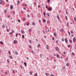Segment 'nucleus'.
I'll list each match as a JSON object with an SVG mask.
<instances>
[{"label":"nucleus","mask_w":76,"mask_h":76,"mask_svg":"<svg viewBox=\"0 0 76 76\" xmlns=\"http://www.w3.org/2000/svg\"><path fill=\"white\" fill-rule=\"evenodd\" d=\"M12 73H13L14 74L15 73V72L14 70H13Z\"/></svg>","instance_id":"obj_41"},{"label":"nucleus","mask_w":76,"mask_h":76,"mask_svg":"<svg viewBox=\"0 0 76 76\" xmlns=\"http://www.w3.org/2000/svg\"><path fill=\"white\" fill-rule=\"evenodd\" d=\"M65 17H66V20H67V17L66 16H65Z\"/></svg>","instance_id":"obj_59"},{"label":"nucleus","mask_w":76,"mask_h":76,"mask_svg":"<svg viewBox=\"0 0 76 76\" xmlns=\"http://www.w3.org/2000/svg\"><path fill=\"white\" fill-rule=\"evenodd\" d=\"M25 19H26L25 18V17L24 18H23V21H25Z\"/></svg>","instance_id":"obj_33"},{"label":"nucleus","mask_w":76,"mask_h":76,"mask_svg":"<svg viewBox=\"0 0 76 76\" xmlns=\"http://www.w3.org/2000/svg\"><path fill=\"white\" fill-rule=\"evenodd\" d=\"M29 24H30V23H26V25H27V26H29Z\"/></svg>","instance_id":"obj_10"},{"label":"nucleus","mask_w":76,"mask_h":76,"mask_svg":"<svg viewBox=\"0 0 76 76\" xmlns=\"http://www.w3.org/2000/svg\"><path fill=\"white\" fill-rule=\"evenodd\" d=\"M13 43L14 44H17L18 43V41L16 40H15L13 42Z\"/></svg>","instance_id":"obj_2"},{"label":"nucleus","mask_w":76,"mask_h":76,"mask_svg":"<svg viewBox=\"0 0 76 76\" xmlns=\"http://www.w3.org/2000/svg\"><path fill=\"white\" fill-rule=\"evenodd\" d=\"M62 41H64V38L62 39Z\"/></svg>","instance_id":"obj_36"},{"label":"nucleus","mask_w":76,"mask_h":76,"mask_svg":"<svg viewBox=\"0 0 76 76\" xmlns=\"http://www.w3.org/2000/svg\"><path fill=\"white\" fill-rule=\"evenodd\" d=\"M67 26H69V23H67Z\"/></svg>","instance_id":"obj_61"},{"label":"nucleus","mask_w":76,"mask_h":76,"mask_svg":"<svg viewBox=\"0 0 76 76\" xmlns=\"http://www.w3.org/2000/svg\"><path fill=\"white\" fill-rule=\"evenodd\" d=\"M4 13H7V10H5L4 11Z\"/></svg>","instance_id":"obj_28"},{"label":"nucleus","mask_w":76,"mask_h":76,"mask_svg":"<svg viewBox=\"0 0 76 76\" xmlns=\"http://www.w3.org/2000/svg\"><path fill=\"white\" fill-rule=\"evenodd\" d=\"M8 18H10V15H9L8 16Z\"/></svg>","instance_id":"obj_55"},{"label":"nucleus","mask_w":76,"mask_h":76,"mask_svg":"<svg viewBox=\"0 0 76 76\" xmlns=\"http://www.w3.org/2000/svg\"><path fill=\"white\" fill-rule=\"evenodd\" d=\"M7 32H9V30H8V29H7Z\"/></svg>","instance_id":"obj_56"},{"label":"nucleus","mask_w":76,"mask_h":76,"mask_svg":"<svg viewBox=\"0 0 76 76\" xmlns=\"http://www.w3.org/2000/svg\"><path fill=\"white\" fill-rule=\"evenodd\" d=\"M50 20H48L47 22V23H50Z\"/></svg>","instance_id":"obj_27"},{"label":"nucleus","mask_w":76,"mask_h":76,"mask_svg":"<svg viewBox=\"0 0 76 76\" xmlns=\"http://www.w3.org/2000/svg\"><path fill=\"white\" fill-rule=\"evenodd\" d=\"M48 11H51L52 10V7H48Z\"/></svg>","instance_id":"obj_1"},{"label":"nucleus","mask_w":76,"mask_h":76,"mask_svg":"<svg viewBox=\"0 0 76 76\" xmlns=\"http://www.w3.org/2000/svg\"><path fill=\"white\" fill-rule=\"evenodd\" d=\"M7 63H10V61H9V59H7Z\"/></svg>","instance_id":"obj_23"},{"label":"nucleus","mask_w":76,"mask_h":76,"mask_svg":"<svg viewBox=\"0 0 76 76\" xmlns=\"http://www.w3.org/2000/svg\"><path fill=\"white\" fill-rule=\"evenodd\" d=\"M66 65L67 66H69V63H68L67 64H66Z\"/></svg>","instance_id":"obj_24"},{"label":"nucleus","mask_w":76,"mask_h":76,"mask_svg":"<svg viewBox=\"0 0 76 76\" xmlns=\"http://www.w3.org/2000/svg\"><path fill=\"white\" fill-rule=\"evenodd\" d=\"M23 9L24 10H26V8H24Z\"/></svg>","instance_id":"obj_63"},{"label":"nucleus","mask_w":76,"mask_h":76,"mask_svg":"<svg viewBox=\"0 0 76 76\" xmlns=\"http://www.w3.org/2000/svg\"><path fill=\"white\" fill-rule=\"evenodd\" d=\"M75 41H76V38L74 37V38H73V41L74 42H75Z\"/></svg>","instance_id":"obj_4"},{"label":"nucleus","mask_w":76,"mask_h":76,"mask_svg":"<svg viewBox=\"0 0 76 76\" xmlns=\"http://www.w3.org/2000/svg\"><path fill=\"white\" fill-rule=\"evenodd\" d=\"M29 41L30 42V44H32V42H31V40L29 39Z\"/></svg>","instance_id":"obj_26"},{"label":"nucleus","mask_w":76,"mask_h":76,"mask_svg":"<svg viewBox=\"0 0 76 76\" xmlns=\"http://www.w3.org/2000/svg\"><path fill=\"white\" fill-rule=\"evenodd\" d=\"M70 45H68V47H69V48H70Z\"/></svg>","instance_id":"obj_57"},{"label":"nucleus","mask_w":76,"mask_h":76,"mask_svg":"<svg viewBox=\"0 0 76 76\" xmlns=\"http://www.w3.org/2000/svg\"><path fill=\"white\" fill-rule=\"evenodd\" d=\"M0 44H2V45L3 44V42H2V41H1V42H0Z\"/></svg>","instance_id":"obj_22"},{"label":"nucleus","mask_w":76,"mask_h":76,"mask_svg":"<svg viewBox=\"0 0 76 76\" xmlns=\"http://www.w3.org/2000/svg\"><path fill=\"white\" fill-rule=\"evenodd\" d=\"M2 0H0V4H2Z\"/></svg>","instance_id":"obj_17"},{"label":"nucleus","mask_w":76,"mask_h":76,"mask_svg":"<svg viewBox=\"0 0 76 76\" xmlns=\"http://www.w3.org/2000/svg\"><path fill=\"white\" fill-rule=\"evenodd\" d=\"M8 53H9V54H10L11 53H10V51H9L8 52Z\"/></svg>","instance_id":"obj_53"},{"label":"nucleus","mask_w":76,"mask_h":76,"mask_svg":"<svg viewBox=\"0 0 76 76\" xmlns=\"http://www.w3.org/2000/svg\"><path fill=\"white\" fill-rule=\"evenodd\" d=\"M16 37H18V33H17L15 35Z\"/></svg>","instance_id":"obj_49"},{"label":"nucleus","mask_w":76,"mask_h":76,"mask_svg":"<svg viewBox=\"0 0 76 76\" xmlns=\"http://www.w3.org/2000/svg\"><path fill=\"white\" fill-rule=\"evenodd\" d=\"M34 76H38V73H36L34 75Z\"/></svg>","instance_id":"obj_8"},{"label":"nucleus","mask_w":76,"mask_h":76,"mask_svg":"<svg viewBox=\"0 0 76 76\" xmlns=\"http://www.w3.org/2000/svg\"><path fill=\"white\" fill-rule=\"evenodd\" d=\"M30 75H32V72H30Z\"/></svg>","instance_id":"obj_19"},{"label":"nucleus","mask_w":76,"mask_h":76,"mask_svg":"<svg viewBox=\"0 0 76 76\" xmlns=\"http://www.w3.org/2000/svg\"><path fill=\"white\" fill-rule=\"evenodd\" d=\"M40 47V44H38V47L39 48Z\"/></svg>","instance_id":"obj_32"},{"label":"nucleus","mask_w":76,"mask_h":76,"mask_svg":"<svg viewBox=\"0 0 76 76\" xmlns=\"http://www.w3.org/2000/svg\"><path fill=\"white\" fill-rule=\"evenodd\" d=\"M18 22H20V20H18Z\"/></svg>","instance_id":"obj_48"},{"label":"nucleus","mask_w":76,"mask_h":76,"mask_svg":"<svg viewBox=\"0 0 76 76\" xmlns=\"http://www.w3.org/2000/svg\"><path fill=\"white\" fill-rule=\"evenodd\" d=\"M50 76H54V75L53 74H51Z\"/></svg>","instance_id":"obj_54"},{"label":"nucleus","mask_w":76,"mask_h":76,"mask_svg":"<svg viewBox=\"0 0 76 76\" xmlns=\"http://www.w3.org/2000/svg\"><path fill=\"white\" fill-rule=\"evenodd\" d=\"M43 13H44V16H45L46 14H45V12H43Z\"/></svg>","instance_id":"obj_42"},{"label":"nucleus","mask_w":76,"mask_h":76,"mask_svg":"<svg viewBox=\"0 0 76 76\" xmlns=\"http://www.w3.org/2000/svg\"><path fill=\"white\" fill-rule=\"evenodd\" d=\"M50 0H48L47 1V2L48 3H50Z\"/></svg>","instance_id":"obj_35"},{"label":"nucleus","mask_w":76,"mask_h":76,"mask_svg":"<svg viewBox=\"0 0 76 76\" xmlns=\"http://www.w3.org/2000/svg\"><path fill=\"white\" fill-rule=\"evenodd\" d=\"M45 7H46V9H47V8H48V6L47 5H46Z\"/></svg>","instance_id":"obj_43"},{"label":"nucleus","mask_w":76,"mask_h":76,"mask_svg":"<svg viewBox=\"0 0 76 76\" xmlns=\"http://www.w3.org/2000/svg\"><path fill=\"white\" fill-rule=\"evenodd\" d=\"M65 41L66 42H67V38H65Z\"/></svg>","instance_id":"obj_15"},{"label":"nucleus","mask_w":76,"mask_h":76,"mask_svg":"<svg viewBox=\"0 0 76 76\" xmlns=\"http://www.w3.org/2000/svg\"><path fill=\"white\" fill-rule=\"evenodd\" d=\"M25 6H26V7L28 6V5L26 4H25Z\"/></svg>","instance_id":"obj_45"},{"label":"nucleus","mask_w":76,"mask_h":76,"mask_svg":"<svg viewBox=\"0 0 76 76\" xmlns=\"http://www.w3.org/2000/svg\"><path fill=\"white\" fill-rule=\"evenodd\" d=\"M24 64L25 66L26 67V66H27V64H26V63L24 62Z\"/></svg>","instance_id":"obj_6"},{"label":"nucleus","mask_w":76,"mask_h":76,"mask_svg":"<svg viewBox=\"0 0 76 76\" xmlns=\"http://www.w3.org/2000/svg\"><path fill=\"white\" fill-rule=\"evenodd\" d=\"M48 16H49V17L50 16V15H49V14H48Z\"/></svg>","instance_id":"obj_58"},{"label":"nucleus","mask_w":76,"mask_h":76,"mask_svg":"<svg viewBox=\"0 0 76 76\" xmlns=\"http://www.w3.org/2000/svg\"><path fill=\"white\" fill-rule=\"evenodd\" d=\"M28 47H29V48H31V45H29Z\"/></svg>","instance_id":"obj_52"},{"label":"nucleus","mask_w":76,"mask_h":76,"mask_svg":"<svg viewBox=\"0 0 76 76\" xmlns=\"http://www.w3.org/2000/svg\"><path fill=\"white\" fill-rule=\"evenodd\" d=\"M46 48H47V49L48 50H49V49H48V45H46Z\"/></svg>","instance_id":"obj_11"},{"label":"nucleus","mask_w":76,"mask_h":76,"mask_svg":"<svg viewBox=\"0 0 76 76\" xmlns=\"http://www.w3.org/2000/svg\"><path fill=\"white\" fill-rule=\"evenodd\" d=\"M74 20L75 21H76V17H74Z\"/></svg>","instance_id":"obj_31"},{"label":"nucleus","mask_w":76,"mask_h":76,"mask_svg":"<svg viewBox=\"0 0 76 76\" xmlns=\"http://www.w3.org/2000/svg\"><path fill=\"white\" fill-rule=\"evenodd\" d=\"M56 50H57V47H56Z\"/></svg>","instance_id":"obj_62"},{"label":"nucleus","mask_w":76,"mask_h":76,"mask_svg":"<svg viewBox=\"0 0 76 76\" xmlns=\"http://www.w3.org/2000/svg\"><path fill=\"white\" fill-rule=\"evenodd\" d=\"M45 75L47 76H48V75H49V74L47 73H46Z\"/></svg>","instance_id":"obj_16"},{"label":"nucleus","mask_w":76,"mask_h":76,"mask_svg":"<svg viewBox=\"0 0 76 76\" xmlns=\"http://www.w3.org/2000/svg\"><path fill=\"white\" fill-rule=\"evenodd\" d=\"M22 37L23 38H24V35H22Z\"/></svg>","instance_id":"obj_39"},{"label":"nucleus","mask_w":76,"mask_h":76,"mask_svg":"<svg viewBox=\"0 0 76 76\" xmlns=\"http://www.w3.org/2000/svg\"><path fill=\"white\" fill-rule=\"evenodd\" d=\"M0 21H2V18H0Z\"/></svg>","instance_id":"obj_47"},{"label":"nucleus","mask_w":76,"mask_h":76,"mask_svg":"<svg viewBox=\"0 0 76 76\" xmlns=\"http://www.w3.org/2000/svg\"><path fill=\"white\" fill-rule=\"evenodd\" d=\"M12 33H14V31L13 30V29H12Z\"/></svg>","instance_id":"obj_40"},{"label":"nucleus","mask_w":76,"mask_h":76,"mask_svg":"<svg viewBox=\"0 0 76 76\" xmlns=\"http://www.w3.org/2000/svg\"><path fill=\"white\" fill-rule=\"evenodd\" d=\"M18 3H20V2H19V1L18 0L17 2Z\"/></svg>","instance_id":"obj_46"},{"label":"nucleus","mask_w":76,"mask_h":76,"mask_svg":"<svg viewBox=\"0 0 76 76\" xmlns=\"http://www.w3.org/2000/svg\"><path fill=\"white\" fill-rule=\"evenodd\" d=\"M40 58H42V55L41 54H40Z\"/></svg>","instance_id":"obj_34"},{"label":"nucleus","mask_w":76,"mask_h":76,"mask_svg":"<svg viewBox=\"0 0 76 76\" xmlns=\"http://www.w3.org/2000/svg\"><path fill=\"white\" fill-rule=\"evenodd\" d=\"M69 42L70 43H72V40L71 39H69Z\"/></svg>","instance_id":"obj_7"},{"label":"nucleus","mask_w":76,"mask_h":76,"mask_svg":"<svg viewBox=\"0 0 76 76\" xmlns=\"http://www.w3.org/2000/svg\"><path fill=\"white\" fill-rule=\"evenodd\" d=\"M5 25H4L2 26V28H5Z\"/></svg>","instance_id":"obj_20"},{"label":"nucleus","mask_w":76,"mask_h":76,"mask_svg":"<svg viewBox=\"0 0 76 76\" xmlns=\"http://www.w3.org/2000/svg\"><path fill=\"white\" fill-rule=\"evenodd\" d=\"M31 31H32V30H31V29H30L28 30V32H31Z\"/></svg>","instance_id":"obj_29"},{"label":"nucleus","mask_w":76,"mask_h":76,"mask_svg":"<svg viewBox=\"0 0 76 76\" xmlns=\"http://www.w3.org/2000/svg\"><path fill=\"white\" fill-rule=\"evenodd\" d=\"M9 57L10 58H11V59H13V58L12 57V56H9Z\"/></svg>","instance_id":"obj_13"},{"label":"nucleus","mask_w":76,"mask_h":76,"mask_svg":"<svg viewBox=\"0 0 76 76\" xmlns=\"http://www.w3.org/2000/svg\"><path fill=\"white\" fill-rule=\"evenodd\" d=\"M43 22H46V21L45 20V19H44L43 20Z\"/></svg>","instance_id":"obj_14"},{"label":"nucleus","mask_w":76,"mask_h":76,"mask_svg":"<svg viewBox=\"0 0 76 76\" xmlns=\"http://www.w3.org/2000/svg\"><path fill=\"white\" fill-rule=\"evenodd\" d=\"M71 34H73V31H71Z\"/></svg>","instance_id":"obj_38"},{"label":"nucleus","mask_w":76,"mask_h":76,"mask_svg":"<svg viewBox=\"0 0 76 76\" xmlns=\"http://www.w3.org/2000/svg\"><path fill=\"white\" fill-rule=\"evenodd\" d=\"M54 36H57V34L56 33L54 32L53 33Z\"/></svg>","instance_id":"obj_9"},{"label":"nucleus","mask_w":76,"mask_h":76,"mask_svg":"<svg viewBox=\"0 0 76 76\" xmlns=\"http://www.w3.org/2000/svg\"><path fill=\"white\" fill-rule=\"evenodd\" d=\"M72 56H75V53H74L72 52Z\"/></svg>","instance_id":"obj_25"},{"label":"nucleus","mask_w":76,"mask_h":76,"mask_svg":"<svg viewBox=\"0 0 76 76\" xmlns=\"http://www.w3.org/2000/svg\"><path fill=\"white\" fill-rule=\"evenodd\" d=\"M10 9L11 10L13 9V5H11V6H10Z\"/></svg>","instance_id":"obj_3"},{"label":"nucleus","mask_w":76,"mask_h":76,"mask_svg":"<svg viewBox=\"0 0 76 76\" xmlns=\"http://www.w3.org/2000/svg\"><path fill=\"white\" fill-rule=\"evenodd\" d=\"M21 32L22 34H25V32H24V31L23 30H21Z\"/></svg>","instance_id":"obj_5"},{"label":"nucleus","mask_w":76,"mask_h":76,"mask_svg":"<svg viewBox=\"0 0 76 76\" xmlns=\"http://www.w3.org/2000/svg\"><path fill=\"white\" fill-rule=\"evenodd\" d=\"M39 22L40 23H41V20H39Z\"/></svg>","instance_id":"obj_64"},{"label":"nucleus","mask_w":76,"mask_h":76,"mask_svg":"<svg viewBox=\"0 0 76 76\" xmlns=\"http://www.w3.org/2000/svg\"><path fill=\"white\" fill-rule=\"evenodd\" d=\"M68 33L69 36H70V32L68 31Z\"/></svg>","instance_id":"obj_50"},{"label":"nucleus","mask_w":76,"mask_h":76,"mask_svg":"<svg viewBox=\"0 0 76 76\" xmlns=\"http://www.w3.org/2000/svg\"><path fill=\"white\" fill-rule=\"evenodd\" d=\"M42 32H43V33H44V34H45V31H44V30H43L42 31Z\"/></svg>","instance_id":"obj_44"},{"label":"nucleus","mask_w":76,"mask_h":76,"mask_svg":"<svg viewBox=\"0 0 76 76\" xmlns=\"http://www.w3.org/2000/svg\"><path fill=\"white\" fill-rule=\"evenodd\" d=\"M15 55H18V52H16L15 53Z\"/></svg>","instance_id":"obj_18"},{"label":"nucleus","mask_w":76,"mask_h":76,"mask_svg":"<svg viewBox=\"0 0 76 76\" xmlns=\"http://www.w3.org/2000/svg\"><path fill=\"white\" fill-rule=\"evenodd\" d=\"M61 31H64V29H63V28H62L61 29Z\"/></svg>","instance_id":"obj_30"},{"label":"nucleus","mask_w":76,"mask_h":76,"mask_svg":"<svg viewBox=\"0 0 76 76\" xmlns=\"http://www.w3.org/2000/svg\"><path fill=\"white\" fill-rule=\"evenodd\" d=\"M32 25H33V26H35V24L34 23V22H33V23H32Z\"/></svg>","instance_id":"obj_12"},{"label":"nucleus","mask_w":76,"mask_h":76,"mask_svg":"<svg viewBox=\"0 0 76 76\" xmlns=\"http://www.w3.org/2000/svg\"><path fill=\"white\" fill-rule=\"evenodd\" d=\"M15 11H14L13 12V14H15Z\"/></svg>","instance_id":"obj_60"},{"label":"nucleus","mask_w":76,"mask_h":76,"mask_svg":"<svg viewBox=\"0 0 76 76\" xmlns=\"http://www.w3.org/2000/svg\"><path fill=\"white\" fill-rule=\"evenodd\" d=\"M57 19L58 20H60V18H59V16H58V15H57Z\"/></svg>","instance_id":"obj_21"},{"label":"nucleus","mask_w":76,"mask_h":76,"mask_svg":"<svg viewBox=\"0 0 76 76\" xmlns=\"http://www.w3.org/2000/svg\"><path fill=\"white\" fill-rule=\"evenodd\" d=\"M5 75H7V72H5Z\"/></svg>","instance_id":"obj_37"},{"label":"nucleus","mask_w":76,"mask_h":76,"mask_svg":"<svg viewBox=\"0 0 76 76\" xmlns=\"http://www.w3.org/2000/svg\"><path fill=\"white\" fill-rule=\"evenodd\" d=\"M41 7V6L40 5H39L38 6V7Z\"/></svg>","instance_id":"obj_51"}]
</instances>
